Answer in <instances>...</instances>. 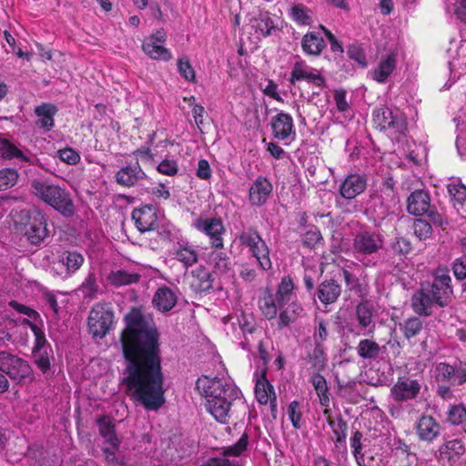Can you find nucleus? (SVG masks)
I'll return each mask as SVG.
<instances>
[{
	"instance_id": "14",
	"label": "nucleus",
	"mask_w": 466,
	"mask_h": 466,
	"mask_svg": "<svg viewBox=\"0 0 466 466\" xmlns=\"http://www.w3.org/2000/svg\"><path fill=\"white\" fill-rule=\"evenodd\" d=\"M163 135V132L153 133L147 141V146L137 151V158L153 161L155 157L161 155L169 146L174 144L172 140Z\"/></svg>"
},
{
	"instance_id": "23",
	"label": "nucleus",
	"mask_w": 466,
	"mask_h": 466,
	"mask_svg": "<svg viewBox=\"0 0 466 466\" xmlns=\"http://www.w3.org/2000/svg\"><path fill=\"white\" fill-rule=\"evenodd\" d=\"M301 80L312 83L319 87L324 85V78L317 69L309 66L302 61H298L295 63L291 71V81Z\"/></svg>"
},
{
	"instance_id": "15",
	"label": "nucleus",
	"mask_w": 466,
	"mask_h": 466,
	"mask_svg": "<svg viewBox=\"0 0 466 466\" xmlns=\"http://www.w3.org/2000/svg\"><path fill=\"white\" fill-rule=\"evenodd\" d=\"M435 377L438 380L449 381L453 385L466 382V363L459 362L455 366L440 362L435 367Z\"/></svg>"
},
{
	"instance_id": "10",
	"label": "nucleus",
	"mask_w": 466,
	"mask_h": 466,
	"mask_svg": "<svg viewBox=\"0 0 466 466\" xmlns=\"http://www.w3.org/2000/svg\"><path fill=\"white\" fill-rule=\"evenodd\" d=\"M97 425L103 442L101 451L105 460L112 465L116 463V436L115 435L114 419L109 416H101L97 419Z\"/></svg>"
},
{
	"instance_id": "29",
	"label": "nucleus",
	"mask_w": 466,
	"mask_h": 466,
	"mask_svg": "<svg viewBox=\"0 0 466 466\" xmlns=\"http://www.w3.org/2000/svg\"><path fill=\"white\" fill-rule=\"evenodd\" d=\"M430 208V196L424 190H415L407 200V210L414 216H421Z\"/></svg>"
},
{
	"instance_id": "41",
	"label": "nucleus",
	"mask_w": 466,
	"mask_h": 466,
	"mask_svg": "<svg viewBox=\"0 0 466 466\" xmlns=\"http://www.w3.org/2000/svg\"><path fill=\"white\" fill-rule=\"evenodd\" d=\"M380 351V348L374 340L365 339H361L357 347L358 355L365 360L376 359Z\"/></svg>"
},
{
	"instance_id": "53",
	"label": "nucleus",
	"mask_w": 466,
	"mask_h": 466,
	"mask_svg": "<svg viewBox=\"0 0 466 466\" xmlns=\"http://www.w3.org/2000/svg\"><path fill=\"white\" fill-rule=\"evenodd\" d=\"M421 329L422 322L419 318H410L407 319L402 326L404 336L407 339H410L418 335Z\"/></svg>"
},
{
	"instance_id": "40",
	"label": "nucleus",
	"mask_w": 466,
	"mask_h": 466,
	"mask_svg": "<svg viewBox=\"0 0 466 466\" xmlns=\"http://www.w3.org/2000/svg\"><path fill=\"white\" fill-rule=\"evenodd\" d=\"M0 154L4 158L6 159L17 158L21 161L28 163H33V160L35 158L34 156L26 155L15 145L6 141L0 146Z\"/></svg>"
},
{
	"instance_id": "60",
	"label": "nucleus",
	"mask_w": 466,
	"mask_h": 466,
	"mask_svg": "<svg viewBox=\"0 0 466 466\" xmlns=\"http://www.w3.org/2000/svg\"><path fill=\"white\" fill-rule=\"evenodd\" d=\"M59 158L69 165H76L80 161L79 154L73 148L66 147L58 150Z\"/></svg>"
},
{
	"instance_id": "59",
	"label": "nucleus",
	"mask_w": 466,
	"mask_h": 466,
	"mask_svg": "<svg viewBox=\"0 0 466 466\" xmlns=\"http://www.w3.org/2000/svg\"><path fill=\"white\" fill-rule=\"evenodd\" d=\"M322 239L319 230L317 228H310L308 230L302 238L303 244L309 248H314Z\"/></svg>"
},
{
	"instance_id": "35",
	"label": "nucleus",
	"mask_w": 466,
	"mask_h": 466,
	"mask_svg": "<svg viewBox=\"0 0 466 466\" xmlns=\"http://www.w3.org/2000/svg\"><path fill=\"white\" fill-rule=\"evenodd\" d=\"M340 286L334 280L322 282L318 289V297L324 304L335 302L340 295Z\"/></svg>"
},
{
	"instance_id": "46",
	"label": "nucleus",
	"mask_w": 466,
	"mask_h": 466,
	"mask_svg": "<svg viewBox=\"0 0 466 466\" xmlns=\"http://www.w3.org/2000/svg\"><path fill=\"white\" fill-rule=\"evenodd\" d=\"M287 416L295 429L299 430L303 427L304 420L302 419V408L298 401L294 400L289 404L287 408Z\"/></svg>"
},
{
	"instance_id": "57",
	"label": "nucleus",
	"mask_w": 466,
	"mask_h": 466,
	"mask_svg": "<svg viewBox=\"0 0 466 466\" xmlns=\"http://www.w3.org/2000/svg\"><path fill=\"white\" fill-rule=\"evenodd\" d=\"M157 171L163 175L173 177L178 172V165L176 160L165 158L157 165Z\"/></svg>"
},
{
	"instance_id": "49",
	"label": "nucleus",
	"mask_w": 466,
	"mask_h": 466,
	"mask_svg": "<svg viewBox=\"0 0 466 466\" xmlns=\"http://www.w3.org/2000/svg\"><path fill=\"white\" fill-rule=\"evenodd\" d=\"M362 434L360 431H355L352 438L350 439V446L353 450L355 460L359 466H368L364 454L361 452L362 444Z\"/></svg>"
},
{
	"instance_id": "26",
	"label": "nucleus",
	"mask_w": 466,
	"mask_h": 466,
	"mask_svg": "<svg viewBox=\"0 0 466 466\" xmlns=\"http://www.w3.org/2000/svg\"><path fill=\"white\" fill-rule=\"evenodd\" d=\"M397 58L395 53L383 56L378 66L370 73L372 79L378 83H384L396 68Z\"/></svg>"
},
{
	"instance_id": "13",
	"label": "nucleus",
	"mask_w": 466,
	"mask_h": 466,
	"mask_svg": "<svg viewBox=\"0 0 466 466\" xmlns=\"http://www.w3.org/2000/svg\"><path fill=\"white\" fill-rule=\"evenodd\" d=\"M448 55L451 79L455 82L466 76V40L451 41Z\"/></svg>"
},
{
	"instance_id": "63",
	"label": "nucleus",
	"mask_w": 466,
	"mask_h": 466,
	"mask_svg": "<svg viewBox=\"0 0 466 466\" xmlns=\"http://www.w3.org/2000/svg\"><path fill=\"white\" fill-rule=\"evenodd\" d=\"M310 380H311V383H312L317 394L328 391L327 381H326L325 378L323 376H321L320 374L314 373L311 376Z\"/></svg>"
},
{
	"instance_id": "3",
	"label": "nucleus",
	"mask_w": 466,
	"mask_h": 466,
	"mask_svg": "<svg viewBox=\"0 0 466 466\" xmlns=\"http://www.w3.org/2000/svg\"><path fill=\"white\" fill-rule=\"evenodd\" d=\"M451 293L450 276L438 275L431 286L422 287L413 295L412 309L419 315L429 316L436 305L440 307L448 305Z\"/></svg>"
},
{
	"instance_id": "6",
	"label": "nucleus",
	"mask_w": 466,
	"mask_h": 466,
	"mask_svg": "<svg viewBox=\"0 0 466 466\" xmlns=\"http://www.w3.org/2000/svg\"><path fill=\"white\" fill-rule=\"evenodd\" d=\"M294 285L289 277H284L276 294L267 292L258 301L262 314L268 319H273L278 314V309H282L291 300Z\"/></svg>"
},
{
	"instance_id": "7",
	"label": "nucleus",
	"mask_w": 466,
	"mask_h": 466,
	"mask_svg": "<svg viewBox=\"0 0 466 466\" xmlns=\"http://www.w3.org/2000/svg\"><path fill=\"white\" fill-rule=\"evenodd\" d=\"M114 311L107 305L96 304L89 312L87 327L94 339H102L113 325Z\"/></svg>"
},
{
	"instance_id": "30",
	"label": "nucleus",
	"mask_w": 466,
	"mask_h": 466,
	"mask_svg": "<svg viewBox=\"0 0 466 466\" xmlns=\"http://www.w3.org/2000/svg\"><path fill=\"white\" fill-rule=\"evenodd\" d=\"M255 395L260 404L270 403L276 406V395L273 386L268 381L264 375L257 380Z\"/></svg>"
},
{
	"instance_id": "1",
	"label": "nucleus",
	"mask_w": 466,
	"mask_h": 466,
	"mask_svg": "<svg viewBox=\"0 0 466 466\" xmlns=\"http://www.w3.org/2000/svg\"><path fill=\"white\" fill-rule=\"evenodd\" d=\"M125 321L120 338L127 362L124 381L132 398L147 410H157L166 400L157 331L150 318L137 309Z\"/></svg>"
},
{
	"instance_id": "52",
	"label": "nucleus",
	"mask_w": 466,
	"mask_h": 466,
	"mask_svg": "<svg viewBox=\"0 0 466 466\" xmlns=\"http://www.w3.org/2000/svg\"><path fill=\"white\" fill-rule=\"evenodd\" d=\"M177 70L180 76L187 82L196 81V73L187 58H179L177 61Z\"/></svg>"
},
{
	"instance_id": "12",
	"label": "nucleus",
	"mask_w": 466,
	"mask_h": 466,
	"mask_svg": "<svg viewBox=\"0 0 466 466\" xmlns=\"http://www.w3.org/2000/svg\"><path fill=\"white\" fill-rule=\"evenodd\" d=\"M192 226L209 238L212 247L220 249L223 248L222 235L225 233V228L220 218L200 216L194 219Z\"/></svg>"
},
{
	"instance_id": "19",
	"label": "nucleus",
	"mask_w": 466,
	"mask_h": 466,
	"mask_svg": "<svg viewBox=\"0 0 466 466\" xmlns=\"http://www.w3.org/2000/svg\"><path fill=\"white\" fill-rule=\"evenodd\" d=\"M273 190L271 182L265 177H258L250 185L248 198L253 206L260 207L266 204Z\"/></svg>"
},
{
	"instance_id": "5",
	"label": "nucleus",
	"mask_w": 466,
	"mask_h": 466,
	"mask_svg": "<svg viewBox=\"0 0 466 466\" xmlns=\"http://www.w3.org/2000/svg\"><path fill=\"white\" fill-rule=\"evenodd\" d=\"M374 124L380 131L396 142H402L408 131L407 118L399 108L380 106L372 114Z\"/></svg>"
},
{
	"instance_id": "44",
	"label": "nucleus",
	"mask_w": 466,
	"mask_h": 466,
	"mask_svg": "<svg viewBox=\"0 0 466 466\" xmlns=\"http://www.w3.org/2000/svg\"><path fill=\"white\" fill-rule=\"evenodd\" d=\"M290 17L299 25H308L312 22V12L307 6L298 4L291 7Z\"/></svg>"
},
{
	"instance_id": "33",
	"label": "nucleus",
	"mask_w": 466,
	"mask_h": 466,
	"mask_svg": "<svg viewBox=\"0 0 466 466\" xmlns=\"http://www.w3.org/2000/svg\"><path fill=\"white\" fill-rule=\"evenodd\" d=\"M213 275L204 267H198L192 271L191 286L197 291L209 290L213 286Z\"/></svg>"
},
{
	"instance_id": "25",
	"label": "nucleus",
	"mask_w": 466,
	"mask_h": 466,
	"mask_svg": "<svg viewBox=\"0 0 466 466\" xmlns=\"http://www.w3.org/2000/svg\"><path fill=\"white\" fill-rule=\"evenodd\" d=\"M171 254L185 268L193 266L198 258L196 248L187 241H178L175 244Z\"/></svg>"
},
{
	"instance_id": "17",
	"label": "nucleus",
	"mask_w": 466,
	"mask_h": 466,
	"mask_svg": "<svg viewBox=\"0 0 466 466\" xmlns=\"http://www.w3.org/2000/svg\"><path fill=\"white\" fill-rule=\"evenodd\" d=\"M421 390L418 380L410 378L399 379L390 390L392 398L397 401H407L415 399Z\"/></svg>"
},
{
	"instance_id": "2",
	"label": "nucleus",
	"mask_w": 466,
	"mask_h": 466,
	"mask_svg": "<svg viewBox=\"0 0 466 466\" xmlns=\"http://www.w3.org/2000/svg\"><path fill=\"white\" fill-rule=\"evenodd\" d=\"M196 388L206 400V410L219 423H228L235 401L244 404L240 391L230 380L202 376L198 379Z\"/></svg>"
},
{
	"instance_id": "39",
	"label": "nucleus",
	"mask_w": 466,
	"mask_h": 466,
	"mask_svg": "<svg viewBox=\"0 0 466 466\" xmlns=\"http://www.w3.org/2000/svg\"><path fill=\"white\" fill-rule=\"evenodd\" d=\"M209 264L218 275L226 274L230 270L229 258L222 251L215 250L209 255Z\"/></svg>"
},
{
	"instance_id": "47",
	"label": "nucleus",
	"mask_w": 466,
	"mask_h": 466,
	"mask_svg": "<svg viewBox=\"0 0 466 466\" xmlns=\"http://www.w3.org/2000/svg\"><path fill=\"white\" fill-rule=\"evenodd\" d=\"M19 174L15 168L5 167L0 170V191L14 187L18 180Z\"/></svg>"
},
{
	"instance_id": "24",
	"label": "nucleus",
	"mask_w": 466,
	"mask_h": 466,
	"mask_svg": "<svg viewBox=\"0 0 466 466\" xmlns=\"http://www.w3.org/2000/svg\"><path fill=\"white\" fill-rule=\"evenodd\" d=\"M416 433L420 440L432 441L440 434V424L431 416H421L416 423Z\"/></svg>"
},
{
	"instance_id": "16",
	"label": "nucleus",
	"mask_w": 466,
	"mask_h": 466,
	"mask_svg": "<svg viewBox=\"0 0 466 466\" xmlns=\"http://www.w3.org/2000/svg\"><path fill=\"white\" fill-rule=\"evenodd\" d=\"M272 134L275 138L281 141H292L296 132L293 118L289 114L279 112L271 118Z\"/></svg>"
},
{
	"instance_id": "18",
	"label": "nucleus",
	"mask_w": 466,
	"mask_h": 466,
	"mask_svg": "<svg viewBox=\"0 0 466 466\" xmlns=\"http://www.w3.org/2000/svg\"><path fill=\"white\" fill-rule=\"evenodd\" d=\"M383 246L382 237L375 232L362 231L356 235L354 238V250L362 254H373L380 250Z\"/></svg>"
},
{
	"instance_id": "62",
	"label": "nucleus",
	"mask_w": 466,
	"mask_h": 466,
	"mask_svg": "<svg viewBox=\"0 0 466 466\" xmlns=\"http://www.w3.org/2000/svg\"><path fill=\"white\" fill-rule=\"evenodd\" d=\"M35 356V362L37 367L43 371L46 372L50 368V360L47 356L46 351L42 352H33Z\"/></svg>"
},
{
	"instance_id": "55",
	"label": "nucleus",
	"mask_w": 466,
	"mask_h": 466,
	"mask_svg": "<svg viewBox=\"0 0 466 466\" xmlns=\"http://www.w3.org/2000/svg\"><path fill=\"white\" fill-rule=\"evenodd\" d=\"M413 231L420 240H425L431 235V226L425 220L416 219L413 223Z\"/></svg>"
},
{
	"instance_id": "42",
	"label": "nucleus",
	"mask_w": 466,
	"mask_h": 466,
	"mask_svg": "<svg viewBox=\"0 0 466 466\" xmlns=\"http://www.w3.org/2000/svg\"><path fill=\"white\" fill-rule=\"evenodd\" d=\"M59 262L66 268L68 272L76 271L83 264V256L76 251H65L59 258Z\"/></svg>"
},
{
	"instance_id": "21",
	"label": "nucleus",
	"mask_w": 466,
	"mask_h": 466,
	"mask_svg": "<svg viewBox=\"0 0 466 466\" xmlns=\"http://www.w3.org/2000/svg\"><path fill=\"white\" fill-rule=\"evenodd\" d=\"M373 312L374 306L368 300L359 303L356 307V319L362 335H370L375 329L376 324L373 320Z\"/></svg>"
},
{
	"instance_id": "56",
	"label": "nucleus",
	"mask_w": 466,
	"mask_h": 466,
	"mask_svg": "<svg viewBox=\"0 0 466 466\" xmlns=\"http://www.w3.org/2000/svg\"><path fill=\"white\" fill-rule=\"evenodd\" d=\"M328 420L329 424L332 428V431L335 436V441L337 442V444L344 443L346 441V423L343 422L342 420L335 422L334 420H330V418H329Z\"/></svg>"
},
{
	"instance_id": "48",
	"label": "nucleus",
	"mask_w": 466,
	"mask_h": 466,
	"mask_svg": "<svg viewBox=\"0 0 466 466\" xmlns=\"http://www.w3.org/2000/svg\"><path fill=\"white\" fill-rule=\"evenodd\" d=\"M446 7L449 13L466 24V0H446Z\"/></svg>"
},
{
	"instance_id": "54",
	"label": "nucleus",
	"mask_w": 466,
	"mask_h": 466,
	"mask_svg": "<svg viewBox=\"0 0 466 466\" xmlns=\"http://www.w3.org/2000/svg\"><path fill=\"white\" fill-rule=\"evenodd\" d=\"M394 182L391 178L385 180L381 187L383 205L387 208L395 203Z\"/></svg>"
},
{
	"instance_id": "8",
	"label": "nucleus",
	"mask_w": 466,
	"mask_h": 466,
	"mask_svg": "<svg viewBox=\"0 0 466 466\" xmlns=\"http://www.w3.org/2000/svg\"><path fill=\"white\" fill-rule=\"evenodd\" d=\"M239 239L243 245L248 247L261 269L269 270L271 268L269 248L257 231L251 229L244 231Z\"/></svg>"
},
{
	"instance_id": "4",
	"label": "nucleus",
	"mask_w": 466,
	"mask_h": 466,
	"mask_svg": "<svg viewBox=\"0 0 466 466\" xmlns=\"http://www.w3.org/2000/svg\"><path fill=\"white\" fill-rule=\"evenodd\" d=\"M32 193L52 207L66 218L72 217L75 213V206L70 194L63 187L52 184L46 180L34 179L31 182Z\"/></svg>"
},
{
	"instance_id": "37",
	"label": "nucleus",
	"mask_w": 466,
	"mask_h": 466,
	"mask_svg": "<svg viewBox=\"0 0 466 466\" xmlns=\"http://www.w3.org/2000/svg\"><path fill=\"white\" fill-rule=\"evenodd\" d=\"M464 445L460 440H451L440 448L441 457L449 461H455L464 453Z\"/></svg>"
},
{
	"instance_id": "20",
	"label": "nucleus",
	"mask_w": 466,
	"mask_h": 466,
	"mask_svg": "<svg viewBox=\"0 0 466 466\" xmlns=\"http://www.w3.org/2000/svg\"><path fill=\"white\" fill-rule=\"evenodd\" d=\"M132 220L140 232L150 231L157 226V208L153 206H144L132 212Z\"/></svg>"
},
{
	"instance_id": "28",
	"label": "nucleus",
	"mask_w": 466,
	"mask_h": 466,
	"mask_svg": "<svg viewBox=\"0 0 466 466\" xmlns=\"http://www.w3.org/2000/svg\"><path fill=\"white\" fill-rule=\"evenodd\" d=\"M57 113V107L50 103H43L35 108L37 117L35 125L37 127L49 131L54 127V116Z\"/></svg>"
},
{
	"instance_id": "22",
	"label": "nucleus",
	"mask_w": 466,
	"mask_h": 466,
	"mask_svg": "<svg viewBox=\"0 0 466 466\" xmlns=\"http://www.w3.org/2000/svg\"><path fill=\"white\" fill-rule=\"evenodd\" d=\"M249 24L258 38L267 37L276 29V25L270 13L258 10L250 19Z\"/></svg>"
},
{
	"instance_id": "31",
	"label": "nucleus",
	"mask_w": 466,
	"mask_h": 466,
	"mask_svg": "<svg viewBox=\"0 0 466 466\" xmlns=\"http://www.w3.org/2000/svg\"><path fill=\"white\" fill-rule=\"evenodd\" d=\"M279 327H286L290 323L295 322L302 314L303 308L299 303L293 299L287 303L282 309H279Z\"/></svg>"
},
{
	"instance_id": "61",
	"label": "nucleus",
	"mask_w": 466,
	"mask_h": 466,
	"mask_svg": "<svg viewBox=\"0 0 466 466\" xmlns=\"http://www.w3.org/2000/svg\"><path fill=\"white\" fill-rule=\"evenodd\" d=\"M98 286L96 284V280L92 274H89L86 280L80 287V290L87 294L89 297H92L93 294L96 293Z\"/></svg>"
},
{
	"instance_id": "58",
	"label": "nucleus",
	"mask_w": 466,
	"mask_h": 466,
	"mask_svg": "<svg viewBox=\"0 0 466 466\" xmlns=\"http://www.w3.org/2000/svg\"><path fill=\"white\" fill-rule=\"evenodd\" d=\"M20 357L12 354L6 350H0V370L4 374H7L8 370L14 366L15 360H18Z\"/></svg>"
},
{
	"instance_id": "32",
	"label": "nucleus",
	"mask_w": 466,
	"mask_h": 466,
	"mask_svg": "<svg viewBox=\"0 0 466 466\" xmlns=\"http://www.w3.org/2000/svg\"><path fill=\"white\" fill-rule=\"evenodd\" d=\"M177 303L175 293L168 288H159L154 295L153 304L163 312L170 310Z\"/></svg>"
},
{
	"instance_id": "51",
	"label": "nucleus",
	"mask_w": 466,
	"mask_h": 466,
	"mask_svg": "<svg viewBox=\"0 0 466 466\" xmlns=\"http://www.w3.org/2000/svg\"><path fill=\"white\" fill-rule=\"evenodd\" d=\"M447 419L453 425L461 424L466 420V408L461 404L451 406Z\"/></svg>"
},
{
	"instance_id": "9",
	"label": "nucleus",
	"mask_w": 466,
	"mask_h": 466,
	"mask_svg": "<svg viewBox=\"0 0 466 466\" xmlns=\"http://www.w3.org/2000/svg\"><path fill=\"white\" fill-rule=\"evenodd\" d=\"M22 231L26 239L33 245L40 244L47 236L45 214L38 209L28 210Z\"/></svg>"
},
{
	"instance_id": "50",
	"label": "nucleus",
	"mask_w": 466,
	"mask_h": 466,
	"mask_svg": "<svg viewBox=\"0 0 466 466\" xmlns=\"http://www.w3.org/2000/svg\"><path fill=\"white\" fill-rule=\"evenodd\" d=\"M448 192L452 199L453 208L455 204L461 203L466 199V187L461 182H451L448 185Z\"/></svg>"
},
{
	"instance_id": "34",
	"label": "nucleus",
	"mask_w": 466,
	"mask_h": 466,
	"mask_svg": "<svg viewBox=\"0 0 466 466\" xmlns=\"http://www.w3.org/2000/svg\"><path fill=\"white\" fill-rule=\"evenodd\" d=\"M301 45L303 51L310 56H319L326 46L324 39L315 32L307 33Z\"/></svg>"
},
{
	"instance_id": "45",
	"label": "nucleus",
	"mask_w": 466,
	"mask_h": 466,
	"mask_svg": "<svg viewBox=\"0 0 466 466\" xmlns=\"http://www.w3.org/2000/svg\"><path fill=\"white\" fill-rule=\"evenodd\" d=\"M248 445V434L243 433L235 444L224 448L223 458L228 459L227 457H238L242 455L247 451Z\"/></svg>"
},
{
	"instance_id": "11",
	"label": "nucleus",
	"mask_w": 466,
	"mask_h": 466,
	"mask_svg": "<svg viewBox=\"0 0 466 466\" xmlns=\"http://www.w3.org/2000/svg\"><path fill=\"white\" fill-rule=\"evenodd\" d=\"M167 35L163 28L157 29L146 36L142 42L143 52L153 60L167 62L172 59L171 51L164 45Z\"/></svg>"
},
{
	"instance_id": "43",
	"label": "nucleus",
	"mask_w": 466,
	"mask_h": 466,
	"mask_svg": "<svg viewBox=\"0 0 466 466\" xmlns=\"http://www.w3.org/2000/svg\"><path fill=\"white\" fill-rule=\"evenodd\" d=\"M333 99L338 113L345 119H350L353 116V110L346 99V92L344 90H335L333 93Z\"/></svg>"
},
{
	"instance_id": "64",
	"label": "nucleus",
	"mask_w": 466,
	"mask_h": 466,
	"mask_svg": "<svg viewBox=\"0 0 466 466\" xmlns=\"http://www.w3.org/2000/svg\"><path fill=\"white\" fill-rule=\"evenodd\" d=\"M196 175L200 179H208L211 177L210 166L206 159L198 161Z\"/></svg>"
},
{
	"instance_id": "36",
	"label": "nucleus",
	"mask_w": 466,
	"mask_h": 466,
	"mask_svg": "<svg viewBox=\"0 0 466 466\" xmlns=\"http://www.w3.org/2000/svg\"><path fill=\"white\" fill-rule=\"evenodd\" d=\"M14 366L8 370L6 377L16 383L23 382L25 379L32 375V369L27 360L19 358L15 360Z\"/></svg>"
},
{
	"instance_id": "38",
	"label": "nucleus",
	"mask_w": 466,
	"mask_h": 466,
	"mask_svg": "<svg viewBox=\"0 0 466 466\" xmlns=\"http://www.w3.org/2000/svg\"><path fill=\"white\" fill-rule=\"evenodd\" d=\"M141 169L137 162L118 170V185L133 186L139 177Z\"/></svg>"
},
{
	"instance_id": "27",
	"label": "nucleus",
	"mask_w": 466,
	"mask_h": 466,
	"mask_svg": "<svg viewBox=\"0 0 466 466\" xmlns=\"http://www.w3.org/2000/svg\"><path fill=\"white\" fill-rule=\"evenodd\" d=\"M366 179L357 174L348 176L340 186V194L347 199H352L366 188Z\"/></svg>"
}]
</instances>
